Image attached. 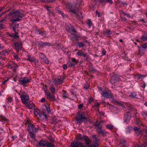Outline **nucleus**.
<instances>
[{"label": "nucleus", "instance_id": "1", "mask_svg": "<svg viewBox=\"0 0 147 147\" xmlns=\"http://www.w3.org/2000/svg\"><path fill=\"white\" fill-rule=\"evenodd\" d=\"M80 5L78 3L73 5L69 4L66 5V8L69 10V11L75 14L77 16L79 17H78V18L81 20L82 19L83 17L82 16L81 12H80L79 13V10L80 9Z\"/></svg>", "mask_w": 147, "mask_h": 147}, {"label": "nucleus", "instance_id": "2", "mask_svg": "<svg viewBox=\"0 0 147 147\" xmlns=\"http://www.w3.org/2000/svg\"><path fill=\"white\" fill-rule=\"evenodd\" d=\"M9 14L11 15L10 21L13 23H14L16 22L20 21L24 16V15L19 10L11 11L9 13Z\"/></svg>", "mask_w": 147, "mask_h": 147}, {"label": "nucleus", "instance_id": "3", "mask_svg": "<svg viewBox=\"0 0 147 147\" xmlns=\"http://www.w3.org/2000/svg\"><path fill=\"white\" fill-rule=\"evenodd\" d=\"M66 29L68 32H70L74 35L75 38L77 40L78 38V36L77 35V32L74 26L69 24L67 25L66 26Z\"/></svg>", "mask_w": 147, "mask_h": 147}, {"label": "nucleus", "instance_id": "4", "mask_svg": "<svg viewBox=\"0 0 147 147\" xmlns=\"http://www.w3.org/2000/svg\"><path fill=\"white\" fill-rule=\"evenodd\" d=\"M39 127L38 125H34L31 123L28 125L27 130L29 133H35L39 129Z\"/></svg>", "mask_w": 147, "mask_h": 147}, {"label": "nucleus", "instance_id": "5", "mask_svg": "<svg viewBox=\"0 0 147 147\" xmlns=\"http://www.w3.org/2000/svg\"><path fill=\"white\" fill-rule=\"evenodd\" d=\"M76 119L77 122L80 123L85 122L86 120L85 115L82 112L78 113L76 115Z\"/></svg>", "mask_w": 147, "mask_h": 147}, {"label": "nucleus", "instance_id": "6", "mask_svg": "<svg viewBox=\"0 0 147 147\" xmlns=\"http://www.w3.org/2000/svg\"><path fill=\"white\" fill-rule=\"evenodd\" d=\"M49 89L51 93H52V94H51L50 93V97H47V98L49 99L50 100L52 101H54L55 100V88L53 86H49Z\"/></svg>", "mask_w": 147, "mask_h": 147}, {"label": "nucleus", "instance_id": "7", "mask_svg": "<svg viewBox=\"0 0 147 147\" xmlns=\"http://www.w3.org/2000/svg\"><path fill=\"white\" fill-rule=\"evenodd\" d=\"M99 90L102 92L101 93V94L105 98H111L113 97L112 93L109 90H102L101 88H100Z\"/></svg>", "mask_w": 147, "mask_h": 147}, {"label": "nucleus", "instance_id": "8", "mask_svg": "<svg viewBox=\"0 0 147 147\" xmlns=\"http://www.w3.org/2000/svg\"><path fill=\"white\" fill-rule=\"evenodd\" d=\"M22 102L23 104L27 102L29 99L28 96L24 92H22L21 94H19Z\"/></svg>", "mask_w": 147, "mask_h": 147}, {"label": "nucleus", "instance_id": "9", "mask_svg": "<svg viewBox=\"0 0 147 147\" xmlns=\"http://www.w3.org/2000/svg\"><path fill=\"white\" fill-rule=\"evenodd\" d=\"M14 45L15 48H14L16 51L17 53H18L19 50H22V43L21 42H15Z\"/></svg>", "mask_w": 147, "mask_h": 147}, {"label": "nucleus", "instance_id": "10", "mask_svg": "<svg viewBox=\"0 0 147 147\" xmlns=\"http://www.w3.org/2000/svg\"><path fill=\"white\" fill-rule=\"evenodd\" d=\"M71 60H70L67 62L69 67H72L74 66L79 61L75 58H71Z\"/></svg>", "mask_w": 147, "mask_h": 147}, {"label": "nucleus", "instance_id": "11", "mask_svg": "<svg viewBox=\"0 0 147 147\" xmlns=\"http://www.w3.org/2000/svg\"><path fill=\"white\" fill-rule=\"evenodd\" d=\"M39 55L40 58L41 59L42 61L45 63L48 64L49 63V61L48 59L46 57L45 55L42 53H39Z\"/></svg>", "mask_w": 147, "mask_h": 147}, {"label": "nucleus", "instance_id": "12", "mask_svg": "<svg viewBox=\"0 0 147 147\" xmlns=\"http://www.w3.org/2000/svg\"><path fill=\"white\" fill-rule=\"evenodd\" d=\"M30 82V80L28 78L26 77L22 78L19 80V83L23 85L25 84L28 83Z\"/></svg>", "mask_w": 147, "mask_h": 147}, {"label": "nucleus", "instance_id": "13", "mask_svg": "<svg viewBox=\"0 0 147 147\" xmlns=\"http://www.w3.org/2000/svg\"><path fill=\"white\" fill-rule=\"evenodd\" d=\"M70 147H86V146L79 142H74L71 144Z\"/></svg>", "mask_w": 147, "mask_h": 147}, {"label": "nucleus", "instance_id": "14", "mask_svg": "<svg viewBox=\"0 0 147 147\" xmlns=\"http://www.w3.org/2000/svg\"><path fill=\"white\" fill-rule=\"evenodd\" d=\"M92 138H93V141L94 143L93 146L94 147H97L98 146V142L99 140L97 138L96 136L95 135H93L92 136Z\"/></svg>", "mask_w": 147, "mask_h": 147}, {"label": "nucleus", "instance_id": "15", "mask_svg": "<svg viewBox=\"0 0 147 147\" xmlns=\"http://www.w3.org/2000/svg\"><path fill=\"white\" fill-rule=\"evenodd\" d=\"M119 77L120 76L115 75L114 77H112L110 80L111 83L113 84L115 82L118 81L119 80Z\"/></svg>", "mask_w": 147, "mask_h": 147}, {"label": "nucleus", "instance_id": "16", "mask_svg": "<svg viewBox=\"0 0 147 147\" xmlns=\"http://www.w3.org/2000/svg\"><path fill=\"white\" fill-rule=\"evenodd\" d=\"M131 119V115L129 112H126L124 114V122H127L129 121Z\"/></svg>", "mask_w": 147, "mask_h": 147}, {"label": "nucleus", "instance_id": "17", "mask_svg": "<svg viewBox=\"0 0 147 147\" xmlns=\"http://www.w3.org/2000/svg\"><path fill=\"white\" fill-rule=\"evenodd\" d=\"M65 79V78L62 77L59 78H58L57 80L55 79L53 82L55 84H59L62 83L63 82V81Z\"/></svg>", "mask_w": 147, "mask_h": 147}, {"label": "nucleus", "instance_id": "18", "mask_svg": "<svg viewBox=\"0 0 147 147\" xmlns=\"http://www.w3.org/2000/svg\"><path fill=\"white\" fill-rule=\"evenodd\" d=\"M88 43V40H85L82 42H78L77 43L78 46L80 48L82 47H83L86 45V43Z\"/></svg>", "mask_w": 147, "mask_h": 147}, {"label": "nucleus", "instance_id": "19", "mask_svg": "<svg viewBox=\"0 0 147 147\" xmlns=\"http://www.w3.org/2000/svg\"><path fill=\"white\" fill-rule=\"evenodd\" d=\"M47 115L45 112H43L42 114L38 113H37V115H38L39 118L42 120H44L45 119H46L47 117Z\"/></svg>", "mask_w": 147, "mask_h": 147}, {"label": "nucleus", "instance_id": "20", "mask_svg": "<svg viewBox=\"0 0 147 147\" xmlns=\"http://www.w3.org/2000/svg\"><path fill=\"white\" fill-rule=\"evenodd\" d=\"M38 44L41 46L44 47L46 46H48L49 47L51 46V44L47 42H44L42 41L38 42Z\"/></svg>", "mask_w": 147, "mask_h": 147}, {"label": "nucleus", "instance_id": "21", "mask_svg": "<svg viewBox=\"0 0 147 147\" xmlns=\"http://www.w3.org/2000/svg\"><path fill=\"white\" fill-rule=\"evenodd\" d=\"M42 89L45 92V94L47 96V98L50 97V92L47 91V86L46 85H44Z\"/></svg>", "mask_w": 147, "mask_h": 147}, {"label": "nucleus", "instance_id": "22", "mask_svg": "<svg viewBox=\"0 0 147 147\" xmlns=\"http://www.w3.org/2000/svg\"><path fill=\"white\" fill-rule=\"evenodd\" d=\"M47 142L43 140H41L38 143V145L45 147Z\"/></svg>", "mask_w": 147, "mask_h": 147}, {"label": "nucleus", "instance_id": "23", "mask_svg": "<svg viewBox=\"0 0 147 147\" xmlns=\"http://www.w3.org/2000/svg\"><path fill=\"white\" fill-rule=\"evenodd\" d=\"M76 54L77 55L83 56L84 57H86V55H87V53H85L81 50H78Z\"/></svg>", "mask_w": 147, "mask_h": 147}, {"label": "nucleus", "instance_id": "24", "mask_svg": "<svg viewBox=\"0 0 147 147\" xmlns=\"http://www.w3.org/2000/svg\"><path fill=\"white\" fill-rule=\"evenodd\" d=\"M8 68H10L14 71H15L18 67V65L16 64L14 65H10L9 64L8 65Z\"/></svg>", "mask_w": 147, "mask_h": 147}, {"label": "nucleus", "instance_id": "25", "mask_svg": "<svg viewBox=\"0 0 147 147\" xmlns=\"http://www.w3.org/2000/svg\"><path fill=\"white\" fill-rule=\"evenodd\" d=\"M84 140L85 141L86 144L87 145L90 144L91 142V140L87 136H85V138H84Z\"/></svg>", "mask_w": 147, "mask_h": 147}, {"label": "nucleus", "instance_id": "26", "mask_svg": "<svg viewBox=\"0 0 147 147\" xmlns=\"http://www.w3.org/2000/svg\"><path fill=\"white\" fill-rule=\"evenodd\" d=\"M139 53L138 54L140 55H142L144 54L145 53V51L144 49L140 47H138Z\"/></svg>", "mask_w": 147, "mask_h": 147}, {"label": "nucleus", "instance_id": "27", "mask_svg": "<svg viewBox=\"0 0 147 147\" xmlns=\"http://www.w3.org/2000/svg\"><path fill=\"white\" fill-rule=\"evenodd\" d=\"M7 34L8 36L16 39L18 38L19 37V36L18 35H16L14 33L10 34L9 32H7Z\"/></svg>", "mask_w": 147, "mask_h": 147}, {"label": "nucleus", "instance_id": "28", "mask_svg": "<svg viewBox=\"0 0 147 147\" xmlns=\"http://www.w3.org/2000/svg\"><path fill=\"white\" fill-rule=\"evenodd\" d=\"M62 97L63 98L66 99L68 97V94L66 91L63 90L62 91Z\"/></svg>", "mask_w": 147, "mask_h": 147}, {"label": "nucleus", "instance_id": "29", "mask_svg": "<svg viewBox=\"0 0 147 147\" xmlns=\"http://www.w3.org/2000/svg\"><path fill=\"white\" fill-rule=\"evenodd\" d=\"M102 128H98L97 129V131L99 134H101L103 135H104L106 134V132L104 130H102Z\"/></svg>", "mask_w": 147, "mask_h": 147}, {"label": "nucleus", "instance_id": "30", "mask_svg": "<svg viewBox=\"0 0 147 147\" xmlns=\"http://www.w3.org/2000/svg\"><path fill=\"white\" fill-rule=\"evenodd\" d=\"M27 59L30 61V62H35L36 60L34 58V57H31L30 56H28Z\"/></svg>", "mask_w": 147, "mask_h": 147}, {"label": "nucleus", "instance_id": "31", "mask_svg": "<svg viewBox=\"0 0 147 147\" xmlns=\"http://www.w3.org/2000/svg\"><path fill=\"white\" fill-rule=\"evenodd\" d=\"M25 105L28 108H29L30 109H32L33 108V106L32 105H31L30 102H27L24 103Z\"/></svg>", "mask_w": 147, "mask_h": 147}, {"label": "nucleus", "instance_id": "32", "mask_svg": "<svg viewBox=\"0 0 147 147\" xmlns=\"http://www.w3.org/2000/svg\"><path fill=\"white\" fill-rule=\"evenodd\" d=\"M141 39L144 41L147 40V33L142 35L141 38Z\"/></svg>", "mask_w": 147, "mask_h": 147}, {"label": "nucleus", "instance_id": "33", "mask_svg": "<svg viewBox=\"0 0 147 147\" xmlns=\"http://www.w3.org/2000/svg\"><path fill=\"white\" fill-rule=\"evenodd\" d=\"M100 122L98 121L97 120L96 121L94 125L95 126H96L97 128H102V126L100 125Z\"/></svg>", "mask_w": 147, "mask_h": 147}, {"label": "nucleus", "instance_id": "34", "mask_svg": "<svg viewBox=\"0 0 147 147\" xmlns=\"http://www.w3.org/2000/svg\"><path fill=\"white\" fill-rule=\"evenodd\" d=\"M46 147H55V146L53 144L48 141Z\"/></svg>", "mask_w": 147, "mask_h": 147}, {"label": "nucleus", "instance_id": "35", "mask_svg": "<svg viewBox=\"0 0 147 147\" xmlns=\"http://www.w3.org/2000/svg\"><path fill=\"white\" fill-rule=\"evenodd\" d=\"M40 1L45 3H48L50 2H53L55 0H39Z\"/></svg>", "mask_w": 147, "mask_h": 147}, {"label": "nucleus", "instance_id": "36", "mask_svg": "<svg viewBox=\"0 0 147 147\" xmlns=\"http://www.w3.org/2000/svg\"><path fill=\"white\" fill-rule=\"evenodd\" d=\"M106 127L108 129L111 130L113 128L114 126L112 125L111 124L107 125H106Z\"/></svg>", "mask_w": 147, "mask_h": 147}, {"label": "nucleus", "instance_id": "37", "mask_svg": "<svg viewBox=\"0 0 147 147\" xmlns=\"http://www.w3.org/2000/svg\"><path fill=\"white\" fill-rule=\"evenodd\" d=\"M102 1H105L107 2L108 3L110 4H112L113 3L112 0H100V2H102Z\"/></svg>", "mask_w": 147, "mask_h": 147}, {"label": "nucleus", "instance_id": "38", "mask_svg": "<svg viewBox=\"0 0 147 147\" xmlns=\"http://www.w3.org/2000/svg\"><path fill=\"white\" fill-rule=\"evenodd\" d=\"M136 96V94L135 92H132L131 93L130 95L129 96V97L132 98L135 97Z\"/></svg>", "mask_w": 147, "mask_h": 147}, {"label": "nucleus", "instance_id": "39", "mask_svg": "<svg viewBox=\"0 0 147 147\" xmlns=\"http://www.w3.org/2000/svg\"><path fill=\"white\" fill-rule=\"evenodd\" d=\"M142 49H146L147 48V43H144L141 45Z\"/></svg>", "mask_w": 147, "mask_h": 147}, {"label": "nucleus", "instance_id": "40", "mask_svg": "<svg viewBox=\"0 0 147 147\" xmlns=\"http://www.w3.org/2000/svg\"><path fill=\"white\" fill-rule=\"evenodd\" d=\"M105 32L107 35H110L111 34V31L109 29H106Z\"/></svg>", "mask_w": 147, "mask_h": 147}, {"label": "nucleus", "instance_id": "41", "mask_svg": "<svg viewBox=\"0 0 147 147\" xmlns=\"http://www.w3.org/2000/svg\"><path fill=\"white\" fill-rule=\"evenodd\" d=\"M132 127L131 126H129L127 128L126 132L127 133H130V131H131Z\"/></svg>", "mask_w": 147, "mask_h": 147}, {"label": "nucleus", "instance_id": "42", "mask_svg": "<svg viewBox=\"0 0 147 147\" xmlns=\"http://www.w3.org/2000/svg\"><path fill=\"white\" fill-rule=\"evenodd\" d=\"M13 57L15 59H16L17 61H19V59L18 55L15 53H13Z\"/></svg>", "mask_w": 147, "mask_h": 147}, {"label": "nucleus", "instance_id": "43", "mask_svg": "<svg viewBox=\"0 0 147 147\" xmlns=\"http://www.w3.org/2000/svg\"><path fill=\"white\" fill-rule=\"evenodd\" d=\"M87 24L89 27H90L92 26V23L90 20H88L87 22Z\"/></svg>", "mask_w": 147, "mask_h": 147}, {"label": "nucleus", "instance_id": "44", "mask_svg": "<svg viewBox=\"0 0 147 147\" xmlns=\"http://www.w3.org/2000/svg\"><path fill=\"white\" fill-rule=\"evenodd\" d=\"M46 112L45 113H46L47 115H48L49 114L51 113V110L50 107L49 108H47V109H46Z\"/></svg>", "mask_w": 147, "mask_h": 147}, {"label": "nucleus", "instance_id": "45", "mask_svg": "<svg viewBox=\"0 0 147 147\" xmlns=\"http://www.w3.org/2000/svg\"><path fill=\"white\" fill-rule=\"evenodd\" d=\"M79 136L78 137V140H84V138H85V136Z\"/></svg>", "mask_w": 147, "mask_h": 147}, {"label": "nucleus", "instance_id": "46", "mask_svg": "<svg viewBox=\"0 0 147 147\" xmlns=\"http://www.w3.org/2000/svg\"><path fill=\"white\" fill-rule=\"evenodd\" d=\"M45 7L49 11V12H48L47 13L48 14H49L51 12V11L50 9H49V8H51V7L45 6Z\"/></svg>", "mask_w": 147, "mask_h": 147}, {"label": "nucleus", "instance_id": "47", "mask_svg": "<svg viewBox=\"0 0 147 147\" xmlns=\"http://www.w3.org/2000/svg\"><path fill=\"white\" fill-rule=\"evenodd\" d=\"M0 117L1 120L4 121H8L7 119L4 116H1Z\"/></svg>", "mask_w": 147, "mask_h": 147}, {"label": "nucleus", "instance_id": "48", "mask_svg": "<svg viewBox=\"0 0 147 147\" xmlns=\"http://www.w3.org/2000/svg\"><path fill=\"white\" fill-rule=\"evenodd\" d=\"M39 34L44 36L46 35V32L45 31H41L39 33Z\"/></svg>", "mask_w": 147, "mask_h": 147}, {"label": "nucleus", "instance_id": "49", "mask_svg": "<svg viewBox=\"0 0 147 147\" xmlns=\"http://www.w3.org/2000/svg\"><path fill=\"white\" fill-rule=\"evenodd\" d=\"M30 134V137L33 139H35V137L34 136V133H29Z\"/></svg>", "mask_w": 147, "mask_h": 147}, {"label": "nucleus", "instance_id": "50", "mask_svg": "<svg viewBox=\"0 0 147 147\" xmlns=\"http://www.w3.org/2000/svg\"><path fill=\"white\" fill-rule=\"evenodd\" d=\"M118 147H127V146H126L125 144H119Z\"/></svg>", "mask_w": 147, "mask_h": 147}, {"label": "nucleus", "instance_id": "51", "mask_svg": "<svg viewBox=\"0 0 147 147\" xmlns=\"http://www.w3.org/2000/svg\"><path fill=\"white\" fill-rule=\"evenodd\" d=\"M121 11L123 14L125 15L128 18H131L129 14H127L126 13L124 12L123 11L121 10Z\"/></svg>", "mask_w": 147, "mask_h": 147}, {"label": "nucleus", "instance_id": "52", "mask_svg": "<svg viewBox=\"0 0 147 147\" xmlns=\"http://www.w3.org/2000/svg\"><path fill=\"white\" fill-rule=\"evenodd\" d=\"M8 102L11 103L13 99L11 97H9L7 98Z\"/></svg>", "mask_w": 147, "mask_h": 147}, {"label": "nucleus", "instance_id": "53", "mask_svg": "<svg viewBox=\"0 0 147 147\" xmlns=\"http://www.w3.org/2000/svg\"><path fill=\"white\" fill-rule=\"evenodd\" d=\"M93 100V98L92 97H91L88 100V103H91Z\"/></svg>", "mask_w": 147, "mask_h": 147}, {"label": "nucleus", "instance_id": "54", "mask_svg": "<svg viewBox=\"0 0 147 147\" xmlns=\"http://www.w3.org/2000/svg\"><path fill=\"white\" fill-rule=\"evenodd\" d=\"M55 10L56 11V12L59 14H61L62 12V11H61L58 9V8L56 9Z\"/></svg>", "mask_w": 147, "mask_h": 147}, {"label": "nucleus", "instance_id": "55", "mask_svg": "<svg viewBox=\"0 0 147 147\" xmlns=\"http://www.w3.org/2000/svg\"><path fill=\"white\" fill-rule=\"evenodd\" d=\"M125 142L123 140H121L120 141V143L119 144H125Z\"/></svg>", "mask_w": 147, "mask_h": 147}, {"label": "nucleus", "instance_id": "56", "mask_svg": "<svg viewBox=\"0 0 147 147\" xmlns=\"http://www.w3.org/2000/svg\"><path fill=\"white\" fill-rule=\"evenodd\" d=\"M62 67L64 70H65L67 69V66L66 64H63L62 66Z\"/></svg>", "mask_w": 147, "mask_h": 147}, {"label": "nucleus", "instance_id": "57", "mask_svg": "<svg viewBox=\"0 0 147 147\" xmlns=\"http://www.w3.org/2000/svg\"><path fill=\"white\" fill-rule=\"evenodd\" d=\"M86 61H88L90 59L89 55H86Z\"/></svg>", "mask_w": 147, "mask_h": 147}, {"label": "nucleus", "instance_id": "58", "mask_svg": "<svg viewBox=\"0 0 147 147\" xmlns=\"http://www.w3.org/2000/svg\"><path fill=\"white\" fill-rule=\"evenodd\" d=\"M100 106V104L99 103L96 102L95 103L94 105V107H98Z\"/></svg>", "mask_w": 147, "mask_h": 147}, {"label": "nucleus", "instance_id": "59", "mask_svg": "<svg viewBox=\"0 0 147 147\" xmlns=\"http://www.w3.org/2000/svg\"><path fill=\"white\" fill-rule=\"evenodd\" d=\"M5 53L4 51H2L1 53H0V55H5Z\"/></svg>", "mask_w": 147, "mask_h": 147}, {"label": "nucleus", "instance_id": "60", "mask_svg": "<svg viewBox=\"0 0 147 147\" xmlns=\"http://www.w3.org/2000/svg\"><path fill=\"white\" fill-rule=\"evenodd\" d=\"M7 17H5L3 18L0 21V22H2L4 21H5Z\"/></svg>", "mask_w": 147, "mask_h": 147}, {"label": "nucleus", "instance_id": "61", "mask_svg": "<svg viewBox=\"0 0 147 147\" xmlns=\"http://www.w3.org/2000/svg\"><path fill=\"white\" fill-rule=\"evenodd\" d=\"M146 77V76H145V75H144L142 74H140L139 75V78H141L143 77Z\"/></svg>", "mask_w": 147, "mask_h": 147}, {"label": "nucleus", "instance_id": "62", "mask_svg": "<svg viewBox=\"0 0 147 147\" xmlns=\"http://www.w3.org/2000/svg\"><path fill=\"white\" fill-rule=\"evenodd\" d=\"M102 56L104 55H105V54H106V52L105 50H103L102 51Z\"/></svg>", "mask_w": 147, "mask_h": 147}, {"label": "nucleus", "instance_id": "63", "mask_svg": "<svg viewBox=\"0 0 147 147\" xmlns=\"http://www.w3.org/2000/svg\"><path fill=\"white\" fill-rule=\"evenodd\" d=\"M16 27L15 26H14L13 28V30L14 32L16 33H17L16 32Z\"/></svg>", "mask_w": 147, "mask_h": 147}, {"label": "nucleus", "instance_id": "64", "mask_svg": "<svg viewBox=\"0 0 147 147\" xmlns=\"http://www.w3.org/2000/svg\"><path fill=\"white\" fill-rule=\"evenodd\" d=\"M83 106V105L82 104H80L78 106V108L79 109H80Z\"/></svg>", "mask_w": 147, "mask_h": 147}]
</instances>
